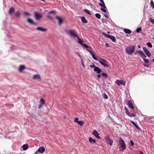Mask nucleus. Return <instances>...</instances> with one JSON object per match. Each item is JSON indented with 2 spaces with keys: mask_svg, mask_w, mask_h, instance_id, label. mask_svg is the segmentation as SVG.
<instances>
[{
  "mask_svg": "<svg viewBox=\"0 0 154 154\" xmlns=\"http://www.w3.org/2000/svg\"><path fill=\"white\" fill-rule=\"evenodd\" d=\"M143 50L145 53L149 57H150L151 56V54L150 52L148 51L146 48L144 47L143 48Z\"/></svg>",
  "mask_w": 154,
  "mask_h": 154,
  "instance_id": "obj_8",
  "label": "nucleus"
},
{
  "mask_svg": "<svg viewBox=\"0 0 154 154\" xmlns=\"http://www.w3.org/2000/svg\"><path fill=\"white\" fill-rule=\"evenodd\" d=\"M81 20L83 23H88V21L85 17H82Z\"/></svg>",
  "mask_w": 154,
  "mask_h": 154,
  "instance_id": "obj_26",
  "label": "nucleus"
},
{
  "mask_svg": "<svg viewBox=\"0 0 154 154\" xmlns=\"http://www.w3.org/2000/svg\"><path fill=\"white\" fill-rule=\"evenodd\" d=\"M45 103V100L42 98H41L39 101V104L38 106V108L40 109Z\"/></svg>",
  "mask_w": 154,
  "mask_h": 154,
  "instance_id": "obj_11",
  "label": "nucleus"
},
{
  "mask_svg": "<svg viewBox=\"0 0 154 154\" xmlns=\"http://www.w3.org/2000/svg\"><path fill=\"white\" fill-rule=\"evenodd\" d=\"M103 98L105 99H107L108 98V97L107 95L106 94H103Z\"/></svg>",
  "mask_w": 154,
  "mask_h": 154,
  "instance_id": "obj_42",
  "label": "nucleus"
},
{
  "mask_svg": "<svg viewBox=\"0 0 154 154\" xmlns=\"http://www.w3.org/2000/svg\"><path fill=\"white\" fill-rule=\"evenodd\" d=\"M150 21L154 24V19L152 18H151L150 20Z\"/></svg>",
  "mask_w": 154,
  "mask_h": 154,
  "instance_id": "obj_44",
  "label": "nucleus"
},
{
  "mask_svg": "<svg viewBox=\"0 0 154 154\" xmlns=\"http://www.w3.org/2000/svg\"><path fill=\"white\" fill-rule=\"evenodd\" d=\"M67 33L69 36L74 38H77L78 36L76 33V31L74 29L69 30L67 31Z\"/></svg>",
  "mask_w": 154,
  "mask_h": 154,
  "instance_id": "obj_2",
  "label": "nucleus"
},
{
  "mask_svg": "<svg viewBox=\"0 0 154 154\" xmlns=\"http://www.w3.org/2000/svg\"><path fill=\"white\" fill-rule=\"evenodd\" d=\"M116 83L119 86H120L121 85H125L126 84L125 82L122 80H117L116 81Z\"/></svg>",
  "mask_w": 154,
  "mask_h": 154,
  "instance_id": "obj_10",
  "label": "nucleus"
},
{
  "mask_svg": "<svg viewBox=\"0 0 154 154\" xmlns=\"http://www.w3.org/2000/svg\"><path fill=\"white\" fill-rule=\"evenodd\" d=\"M150 4L152 8L154 9V3L152 0L151 1Z\"/></svg>",
  "mask_w": 154,
  "mask_h": 154,
  "instance_id": "obj_37",
  "label": "nucleus"
},
{
  "mask_svg": "<svg viewBox=\"0 0 154 154\" xmlns=\"http://www.w3.org/2000/svg\"><path fill=\"white\" fill-rule=\"evenodd\" d=\"M32 79L34 80H40L41 78L40 75L38 74H36L33 75L32 77Z\"/></svg>",
  "mask_w": 154,
  "mask_h": 154,
  "instance_id": "obj_15",
  "label": "nucleus"
},
{
  "mask_svg": "<svg viewBox=\"0 0 154 154\" xmlns=\"http://www.w3.org/2000/svg\"><path fill=\"white\" fill-rule=\"evenodd\" d=\"M106 47H109V44H108L107 43H106Z\"/></svg>",
  "mask_w": 154,
  "mask_h": 154,
  "instance_id": "obj_52",
  "label": "nucleus"
},
{
  "mask_svg": "<svg viewBox=\"0 0 154 154\" xmlns=\"http://www.w3.org/2000/svg\"><path fill=\"white\" fill-rule=\"evenodd\" d=\"M137 53H139L140 56L142 58H146V57L144 52L142 51H137Z\"/></svg>",
  "mask_w": 154,
  "mask_h": 154,
  "instance_id": "obj_13",
  "label": "nucleus"
},
{
  "mask_svg": "<svg viewBox=\"0 0 154 154\" xmlns=\"http://www.w3.org/2000/svg\"><path fill=\"white\" fill-rule=\"evenodd\" d=\"M138 47L139 48H140V45H138Z\"/></svg>",
  "mask_w": 154,
  "mask_h": 154,
  "instance_id": "obj_58",
  "label": "nucleus"
},
{
  "mask_svg": "<svg viewBox=\"0 0 154 154\" xmlns=\"http://www.w3.org/2000/svg\"><path fill=\"white\" fill-rule=\"evenodd\" d=\"M119 143L120 146L119 147V149L121 152H123L126 149V144L123 140L120 138L119 140Z\"/></svg>",
  "mask_w": 154,
  "mask_h": 154,
  "instance_id": "obj_1",
  "label": "nucleus"
},
{
  "mask_svg": "<svg viewBox=\"0 0 154 154\" xmlns=\"http://www.w3.org/2000/svg\"><path fill=\"white\" fill-rule=\"evenodd\" d=\"M102 75L103 77H105V78H107L108 77V75L106 73H102Z\"/></svg>",
  "mask_w": 154,
  "mask_h": 154,
  "instance_id": "obj_32",
  "label": "nucleus"
},
{
  "mask_svg": "<svg viewBox=\"0 0 154 154\" xmlns=\"http://www.w3.org/2000/svg\"><path fill=\"white\" fill-rule=\"evenodd\" d=\"M99 60L98 61L105 67H108L109 66V63L106 60H104L101 58L98 57Z\"/></svg>",
  "mask_w": 154,
  "mask_h": 154,
  "instance_id": "obj_4",
  "label": "nucleus"
},
{
  "mask_svg": "<svg viewBox=\"0 0 154 154\" xmlns=\"http://www.w3.org/2000/svg\"><path fill=\"white\" fill-rule=\"evenodd\" d=\"M97 144V145L98 146H99V144Z\"/></svg>",
  "mask_w": 154,
  "mask_h": 154,
  "instance_id": "obj_61",
  "label": "nucleus"
},
{
  "mask_svg": "<svg viewBox=\"0 0 154 154\" xmlns=\"http://www.w3.org/2000/svg\"><path fill=\"white\" fill-rule=\"evenodd\" d=\"M130 142V143H131V146H133L134 144V142L132 140H131Z\"/></svg>",
  "mask_w": 154,
  "mask_h": 154,
  "instance_id": "obj_43",
  "label": "nucleus"
},
{
  "mask_svg": "<svg viewBox=\"0 0 154 154\" xmlns=\"http://www.w3.org/2000/svg\"><path fill=\"white\" fill-rule=\"evenodd\" d=\"M128 105L131 109H133L134 108V107L133 106V104L131 100H128Z\"/></svg>",
  "mask_w": 154,
  "mask_h": 154,
  "instance_id": "obj_21",
  "label": "nucleus"
},
{
  "mask_svg": "<svg viewBox=\"0 0 154 154\" xmlns=\"http://www.w3.org/2000/svg\"><path fill=\"white\" fill-rule=\"evenodd\" d=\"M95 16L98 19H100L101 18V15L99 13L95 14Z\"/></svg>",
  "mask_w": 154,
  "mask_h": 154,
  "instance_id": "obj_31",
  "label": "nucleus"
},
{
  "mask_svg": "<svg viewBox=\"0 0 154 154\" xmlns=\"http://www.w3.org/2000/svg\"><path fill=\"white\" fill-rule=\"evenodd\" d=\"M101 76V75L100 74L97 75V77H98V79H99L100 77Z\"/></svg>",
  "mask_w": 154,
  "mask_h": 154,
  "instance_id": "obj_54",
  "label": "nucleus"
},
{
  "mask_svg": "<svg viewBox=\"0 0 154 154\" xmlns=\"http://www.w3.org/2000/svg\"><path fill=\"white\" fill-rule=\"evenodd\" d=\"M92 134L97 138L100 139L101 138L100 136H99L98 133L96 131L94 130L92 133Z\"/></svg>",
  "mask_w": 154,
  "mask_h": 154,
  "instance_id": "obj_16",
  "label": "nucleus"
},
{
  "mask_svg": "<svg viewBox=\"0 0 154 154\" xmlns=\"http://www.w3.org/2000/svg\"><path fill=\"white\" fill-rule=\"evenodd\" d=\"M143 59L145 63H149V61L148 59H146L145 58H143Z\"/></svg>",
  "mask_w": 154,
  "mask_h": 154,
  "instance_id": "obj_34",
  "label": "nucleus"
},
{
  "mask_svg": "<svg viewBox=\"0 0 154 154\" xmlns=\"http://www.w3.org/2000/svg\"><path fill=\"white\" fill-rule=\"evenodd\" d=\"M35 17L37 20H38L42 17V16L37 12L35 13Z\"/></svg>",
  "mask_w": 154,
  "mask_h": 154,
  "instance_id": "obj_14",
  "label": "nucleus"
},
{
  "mask_svg": "<svg viewBox=\"0 0 154 154\" xmlns=\"http://www.w3.org/2000/svg\"><path fill=\"white\" fill-rule=\"evenodd\" d=\"M126 114L129 116H130V117H132V116L133 117H135L136 115L133 113H131L129 111H128L127 112H126Z\"/></svg>",
  "mask_w": 154,
  "mask_h": 154,
  "instance_id": "obj_24",
  "label": "nucleus"
},
{
  "mask_svg": "<svg viewBox=\"0 0 154 154\" xmlns=\"http://www.w3.org/2000/svg\"><path fill=\"white\" fill-rule=\"evenodd\" d=\"M152 61L154 62V58L153 59Z\"/></svg>",
  "mask_w": 154,
  "mask_h": 154,
  "instance_id": "obj_60",
  "label": "nucleus"
},
{
  "mask_svg": "<svg viewBox=\"0 0 154 154\" xmlns=\"http://www.w3.org/2000/svg\"><path fill=\"white\" fill-rule=\"evenodd\" d=\"M32 117L36 119H38V117L35 115H33V116H32Z\"/></svg>",
  "mask_w": 154,
  "mask_h": 154,
  "instance_id": "obj_50",
  "label": "nucleus"
},
{
  "mask_svg": "<svg viewBox=\"0 0 154 154\" xmlns=\"http://www.w3.org/2000/svg\"><path fill=\"white\" fill-rule=\"evenodd\" d=\"M84 11L85 12L88 14H89L90 15H91V14L90 12V11L87 9H86L84 10Z\"/></svg>",
  "mask_w": 154,
  "mask_h": 154,
  "instance_id": "obj_35",
  "label": "nucleus"
},
{
  "mask_svg": "<svg viewBox=\"0 0 154 154\" xmlns=\"http://www.w3.org/2000/svg\"><path fill=\"white\" fill-rule=\"evenodd\" d=\"M45 151V149L43 146L40 147L38 149L37 152H38L41 153H43Z\"/></svg>",
  "mask_w": 154,
  "mask_h": 154,
  "instance_id": "obj_19",
  "label": "nucleus"
},
{
  "mask_svg": "<svg viewBox=\"0 0 154 154\" xmlns=\"http://www.w3.org/2000/svg\"><path fill=\"white\" fill-rule=\"evenodd\" d=\"M94 71L97 72V74H100L102 72V70L101 69H100L98 67H95L94 69Z\"/></svg>",
  "mask_w": 154,
  "mask_h": 154,
  "instance_id": "obj_17",
  "label": "nucleus"
},
{
  "mask_svg": "<svg viewBox=\"0 0 154 154\" xmlns=\"http://www.w3.org/2000/svg\"><path fill=\"white\" fill-rule=\"evenodd\" d=\"M143 65L144 66H147V67L148 66H147L146 64H143Z\"/></svg>",
  "mask_w": 154,
  "mask_h": 154,
  "instance_id": "obj_56",
  "label": "nucleus"
},
{
  "mask_svg": "<svg viewBox=\"0 0 154 154\" xmlns=\"http://www.w3.org/2000/svg\"><path fill=\"white\" fill-rule=\"evenodd\" d=\"M56 18L58 20V23L59 24H61V23H62L63 22V20L60 17H58V16H56Z\"/></svg>",
  "mask_w": 154,
  "mask_h": 154,
  "instance_id": "obj_22",
  "label": "nucleus"
},
{
  "mask_svg": "<svg viewBox=\"0 0 154 154\" xmlns=\"http://www.w3.org/2000/svg\"><path fill=\"white\" fill-rule=\"evenodd\" d=\"M131 122L132 123L133 125L135 126L136 125V124L133 121H131Z\"/></svg>",
  "mask_w": 154,
  "mask_h": 154,
  "instance_id": "obj_46",
  "label": "nucleus"
},
{
  "mask_svg": "<svg viewBox=\"0 0 154 154\" xmlns=\"http://www.w3.org/2000/svg\"><path fill=\"white\" fill-rule=\"evenodd\" d=\"M135 49V46H132L126 48L125 51L127 53L129 54H131L134 52Z\"/></svg>",
  "mask_w": 154,
  "mask_h": 154,
  "instance_id": "obj_3",
  "label": "nucleus"
},
{
  "mask_svg": "<svg viewBox=\"0 0 154 154\" xmlns=\"http://www.w3.org/2000/svg\"><path fill=\"white\" fill-rule=\"evenodd\" d=\"M14 1L15 2H16V1L15 0H14Z\"/></svg>",
  "mask_w": 154,
  "mask_h": 154,
  "instance_id": "obj_62",
  "label": "nucleus"
},
{
  "mask_svg": "<svg viewBox=\"0 0 154 154\" xmlns=\"http://www.w3.org/2000/svg\"><path fill=\"white\" fill-rule=\"evenodd\" d=\"M100 9L101 11H103V12H106V10L105 9V8H101Z\"/></svg>",
  "mask_w": 154,
  "mask_h": 154,
  "instance_id": "obj_40",
  "label": "nucleus"
},
{
  "mask_svg": "<svg viewBox=\"0 0 154 154\" xmlns=\"http://www.w3.org/2000/svg\"><path fill=\"white\" fill-rule=\"evenodd\" d=\"M102 34L105 37L110 39L113 42H115L116 41L115 38L114 36L107 34L104 32H103Z\"/></svg>",
  "mask_w": 154,
  "mask_h": 154,
  "instance_id": "obj_5",
  "label": "nucleus"
},
{
  "mask_svg": "<svg viewBox=\"0 0 154 154\" xmlns=\"http://www.w3.org/2000/svg\"><path fill=\"white\" fill-rule=\"evenodd\" d=\"M101 3L99 4V5L101 7L106 8V7L105 5V3L103 0H99Z\"/></svg>",
  "mask_w": 154,
  "mask_h": 154,
  "instance_id": "obj_18",
  "label": "nucleus"
},
{
  "mask_svg": "<svg viewBox=\"0 0 154 154\" xmlns=\"http://www.w3.org/2000/svg\"><path fill=\"white\" fill-rule=\"evenodd\" d=\"M23 14L26 16H28L30 15V14L27 12H24L23 13Z\"/></svg>",
  "mask_w": 154,
  "mask_h": 154,
  "instance_id": "obj_38",
  "label": "nucleus"
},
{
  "mask_svg": "<svg viewBox=\"0 0 154 154\" xmlns=\"http://www.w3.org/2000/svg\"><path fill=\"white\" fill-rule=\"evenodd\" d=\"M147 45L150 48H152V45L149 42H148L147 43Z\"/></svg>",
  "mask_w": 154,
  "mask_h": 154,
  "instance_id": "obj_39",
  "label": "nucleus"
},
{
  "mask_svg": "<svg viewBox=\"0 0 154 154\" xmlns=\"http://www.w3.org/2000/svg\"><path fill=\"white\" fill-rule=\"evenodd\" d=\"M87 50L91 53L93 58L95 60L98 61L99 59L98 57H96L93 52H92L90 50L87 49Z\"/></svg>",
  "mask_w": 154,
  "mask_h": 154,
  "instance_id": "obj_9",
  "label": "nucleus"
},
{
  "mask_svg": "<svg viewBox=\"0 0 154 154\" xmlns=\"http://www.w3.org/2000/svg\"><path fill=\"white\" fill-rule=\"evenodd\" d=\"M15 11V9L14 7L11 8L9 11V14H11Z\"/></svg>",
  "mask_w": 154,
  "mask_h": 154,
  "instance_id": "obj_25",
  "label": "nucleus"
},
{
  "mask_svg": "<svg viewBox=\"0 0 154 154\" xmlns=\"http://www.w3.org/2000/svg\"><path fill=\"white\" fill-rule=\"evenodd\" d=\"M105 139L107 142L110 146H112L113 144V141L111 140L109 137L107 136L105 137Z\"/></svg>",
  "mask_w": 154,
  "mask_h": 154,
  "instance_id": "obj_7",
  "label": "nucleus"
},
{
  "mask_svg": "<svg viewBox=\"0 0 154 154\" xmlns=\"http://www.w3.org/2000/svg\"><path fill=\"white\" fill-rule=\"evenodd\" d=\"M81 63H82V65L83 66V67H85V65H84V63H83V60L82 59H81Z\"/></svg>",
  "mask_w": 154,
  "mask_h": 154,
  "instance_id": "obj_47",
  "label": "nucleus"
},
{
  "mask_svg": "<svg viewBox=\"0 0 154 154\" xmlns=\"http://www.w3.org/2000/svg\"><path fill=\"white\" fill-rule=\"evenodd\" d=\"M104 15L105 17L106 18H108L109 17V16L108 15L105 14H104Z\"/></svg>",
  "mask_w": 154,
  "mask_h": 154,
  "instance_id": "obj_53",
  "label": "nucleus"
},
{
  "mask_svg": "<svg viewBox=\"0 0 154 154\" xmlns=\"http://www.w3.org/2000/svg\"><path fill=\"white\" fill-rule=\"evenodd\" d=\"M90 66L91 68H95V67H96V66H95L94 65H90Z\"/></svg>",
  "mask_w": 154,
  "mask_h": 154,
  "instance_id": "obj_48",
  "label": "nucleus"
},
{
  "mask_svg": "<svg viewBox=\"0 0 154 154\" xmlns=\"http://www.w3.org/2000/svg\"><path fill=\"white\" fill-rule=\"evenodd\" d=\"M26 21L30 24H33L35 25H37V23L34 22L33 20L31 18H28L26 20Z\"/></svg>",
  "mask_w": 154,
  "mask_h": 154,
  "instance_id": "obj_12",
  "label": "nucleus"
},
{
  "mask_svg": "<svg viewBox=\"0 0 154 154\" xmlns=\"http://www.w3.org/2000/svg\"><path fill=\"white\" fill-rule=\"evenodd\" d=\"M25 69V67L23 65H21L19 68V71L21 72L23 71Z\"/></svg>",
  "mask_w": 154,
  "mask_h": 154,
  "instance_id": "obj_23",
  "label": "nucleus"
},
{
  "mask_svg": "<svg viewBox=\"0 0 154 154\" xmlns=\"http://www.w3.org/2000/svg\"><path fill=\"white\" fill-rule=\"evenodd\" d=\"M142 29L141 27H139L137 28V29H136V31L137 33L140 32H141L142 31Z\"/></svg>",
  "mask_w": 154,
  "mask_h": 154,
  "instance_id": "obj_36",
  "label": "nucleus"
},
{
  "mask_svg": "<svg viewBox=\"0 0 154 154\" xmlns=\"http://www.w3.org/2000/svg\"><path fill=\"white\" fill-rule=\"evenodd\" d=\"M55 13V12L54 11H50L49 13V14H54Z\"/></svg>",
  "mask_w": 154,
  "mask_h": 154,
  "instance_id": "obj_45",
  "label": "nucleus"
},
{
  "mask_svg": "<svg viewBox=\"0 0 154 154\" xmlns=\"http://www.w3.org/2000/svg\"><path fill=\"white\" fill-rule=\"evenodd\" d=\"M78 124L82 126L84 123V122L82 121H79L77 123Z\"/></svg>",
  "mask_w": 154,
  "mask_h": 154,
  "instance_id": "obj_33",
  "label": "nucleus"
},
{
  "mask_svg": "<svg viewBox=\"0 0 154 154\" xmlns=\"http://www.w3.org/2000/svg\"><path fill=\"white\" fill-rule=\"evenodd\" d=\"M36 29L38 31H41L43 32H45L47 31V29H46L42 27H37Z\"/></svg>",
  "mask_w": 154,
  "mask_h": 154,
  "instance_id": "obj_20",
  "label": "nucleus"
},
{
  "mask_svg": "<svg viewBox=\"0 0 154 154\" xmlns=\"http://www.w3.org/2000/svg\"><path fill=\"white\" fill-rule=\"evenodd\" d=\"M87 48V49H89V50H90V49H90V48Z\"/></svg>",
  "mask_w": 154,
  "mask_h": 154,
  "instance_id": "obj_59",
  "label": "nucleus"
},
{
  "mask_svg": "<svg viewBox=\"0 0 154 154\" xmlns=\"http://www.w3.org/2000/svg\"><path fill=\"white\" fill-rule=\"evenodd\" d=\"M47 17L48 18H50V19H52V17L51 16H50L49 15L48 16H47Z\"/></svg>",
  "mask_w": 154,
  "mask_h": 154,
  "instance_id": "obj_55",
  "label": "nucleus"
},
{
  "mask_svg": "<svg viewBox=\"0 0 154 154\" xmlns=\"http://www.w3.org/2000/svg\"><path fill=\"white\" fill-rule=\"evenodd\" d=\"M22 147L23 148V150H26L28 148V144H25L23 145Z\"/></svg>",
  "mask_w": 154,
  "mask_h": 154,
  "instance_id": "obj_28",
  "label": "nucleus"
},
{
  "mask_svg": "<svg viewBox=\"0 0 154 154\" xmlns=\"http://www.w3.org/2000/svg\"><path fill=\"white\" fill-rule=\"evenodd\" d=\"M79 118H75L74 119V121L75 122H76L77 123L79 121H78Z\"/></svg>",
  "mask_w": 154,
  "mask_h": 154,
  "instance_id": "obj_41",
  "label": "nucleus"
},
{
  "mask_svg": "<svg viewBox=\"0 0 154 154\" xmlns=\"http://www.w3.org/2000/svg\"><path fill=\"white\" fill-rule=\"evenodd\" d=\"M124 108H125V110L126 113V112H127L128 111V109L127 108L126 106H125V107Z\"/></svg>",
  "mask_w": 154,
  "mask_h": 154,
  "instance_id": "obj_49",
  "label": "nucleus"
},
{
  "mask_svg": "<svg viewBox=\"0 0 154 154\" xmlns=\"http://www.w3.org/2000/svg\"><path fill=\"white\" fill-rule=\"evenodd\" d=\"M135 127L138 130H140V128H139V127L137 125H136V126H135Z\"/></svg>",
  "mask_w": 154,
  "mask_h": 154,
  "instance_id": "obj_51",
  "label": "nucleus"
},
{
  "mask_svg": "<svg viewBox=\"0 0 154 154\" xmlns=\"http://www.w3.org/2000/svg\"><path fill=\"white\" fill-rule=\"evenodd\" d=\"M124 32L126 34H130L131 33V31L130 30L126 29H124Z\"/></svg>",
  "mask_w": 154,
  "mask_h": 154,
  "instance_id": "obj_27",
  "label": "nucleus"
},
{
  "mask_svg": "<svg viewBox=\"0 0 154 154\" xmlns=\"http://www.w3.org/2000/svg\"><path fill=\"white\" fill-rule=\"evenodd\" d=\"M77 38L78 39V42L79 44L82 45L86 48H90V49L92 48L91 47L85 44H83L82 43L83 42V41L82 39H81L78 36L77 37Z\"/></svg>",
  "mask_w": 154,
  "mask_h": 154,
  "instance_id": "obj_6",
  "label": "nucleus"
},
{
  "mask_svg": "<svg viewBox=\"0 0 154 154\" xmlns=\"http://www.w3.org/2000/svg\"><path fill=\"white\" fill-rule=\"evenodd\" d=\"M139 154H143V153L142 151H140V152Z\"/></svg>",
  "mask_w": 154,
  "mask_h": 154,
  "instance_id": "obj_57",
  "label": "nucleus"
},
{
  "mask_svg": "<svg viewBox=\"0 0 154 154\" xmlns=\"http://www.w3.org/2000/svg\"><path fill=\"white\" fill-rule=\"evenodd\" d=\"M20 14V12L19 11H17L15 14V16L16 17H19Z\"/></svg>",
  "mask_w": 154,
  "mask_h": 154,
  "instance_id": "obj_30",
  "label": "nucleus"
},
{
  "mask_svg": "<svg viewBox=\"0 0 154 154\" xmlns=\"http://www.w3.org/2000/svg\"><path fill=\"white\" fill-rule=\"evenodd\" d=\"M89 140L90 143L93 142L94 143H96V140H95L93 139L91 137L89 138Z\"/></svg>",
  "mask_w": 154,
  "mask_h": 154,
  "instance_id": "obj_29",
  "label": "nucleus"
}]
</instances>
